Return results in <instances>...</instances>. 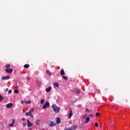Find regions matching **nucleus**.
<instances>
[{"label":"nucleus","mask_w":130,"mask_h":130,"mask_svg":"<svg viewBox=\"0 0 130 130\" xmlns=\"http://www.w3.org/2000/svg\"><path fill=\"white\" fill-rule=\"evenodd\" d=\"M27 126L28 127H30V126H31L33 125V124H32V123H31V122L29 121V120H27Z\"/></svg>","instance_id":"nucleus-9"},{"label":"nucleus","mask_w":130,"mask_h":130,"mask_svg":"<svg viewBox=\"0 0 130 130\" xmlns=\"http://www.w3.org/2000/svg\"><path fill=\"white\" fill-rule=\"evenodd\" d=\"M5 99V97L2 96L1 94H0V102H2L3 100H4Z\"/></svg>","instance_id":"nucleus-17"},{"label":"nucleus","mask_w":130,"mask_h":130,"mask_svg":"<svg viewBox=\"0 0 130 130\" xmlns=\"http://www.w3.org/2000/svg\"><path fill=\"white\" fill-rule=\"evenodd\" d=\"M51 89H52L51 87H48L47 88H46V92H49L51 91Z\"/></svg>","instance_id":"nucleus-11"},{"label":"nucleus","mask_w":130,"mask_h":130,"mask_svg":"<svg viewBox=\"0 0 130 130\" xmlns=\"http://www.w3.org/2000/svg\"><path fill=\"white\" fill-rule=\"evenodd\" d=\"M40 122V120L39 119H37L36 120L35 123L38 125H40V124L39 123Z\"/></svg>","instance_id":"nucleus-18"},{"label":"nucleus","mask_w":130,"mask_h":130,"mask_svg":"<svg viewBox=\"0 0 130 130\" xmlns=\"http://www.w3.org/2000/svg\"><path fill=\"white\" fill-rule=\"evenodd\" d=\"M60 74L61 76H63L65 74V72L63 69H62L60 72Z\"/></svg>","instance_id":"nucleus-13"},{"label":"nucleus","mask_w":130,"mask_h":130,"mask_svg":"<svg viewBox=\"0 0 130 130\" xmlns=\"http://www.w3.org/2000/svg\"><path fill=\"white\" fill-rule=\"evenodd\" d=\"M22 125H23V127H25V126L26 125V123H23L22 124Z\"/></svg>","instance_id":"nucleus-31"},{"label":"nucleus","mask_w":130,"mask_h":130,"mask_svg":"<svg viewBox=\"0 0 130 130\" xmlns=\"http://www.w3.org/2000/svg\"><path fill=\"white\" fill-rule=\"evenodd\" d=\"M14 122H12L10 124H9V126H14Z\"/></svg>","instance_id":"nucleus-24"},{"label":"nucleus","mask_w":130,"mask_h":130,"mask_svg":"<svg viewBox=\"0 0 130 130\" xmlns=\"http://www.w3.org/2000/svg\"><path fill=\"white\" fill-rule=\"evenodd\" d=\"M46 73L47 74H48V75H50V76L52 75V73H51V72L49 70L46 71Z\"/></svg>","instance_id":"nucleus-15"},{"label":"nucleus","mask_w":130,"mask_h":130,"mask_svg":"<svg viewBox=\"0 0 130 130\" xmlns=\"http://www.w3.org/2000/svg\"><path fill=\"white\" fill-rule=\"evenodd\" d=\"M22 121H24V120H25V118H22Z\"/></svg>","instance_id":"nucleus-39"},{"label":"nucleus","mask_w":130,"mask_h":130,"mask_svg":"<svg viewBox=\"0 0 130 130\" xmlns=\"http://www.w3.org/2000/svg\"><path fill=\"white\" fill-rule=\"evenodd\" d=\"M24 68L25 69H28L29 68V65L27 64H24Z\"/></svg>","instance_id":"nucleus-19"},{"label":"nucleus","mask_w":130,"mask_h":130,"mask_svg":"<svg viewBox=\"0 0 130 130\" xmlns=\"http://www.w3.org/2000/svg\"><path fill=\"white\" fill-rule=\"evenodd\" d=\"M4 67L6 68H10V65L9 64H7Z\"/></svg>","instance_id":"nucleus-21"},{"label":"nucleus","mask_w":130,"mask_h":130,"mask_svg":"<svg viewBox=\"0 0 130 130\" xmlns=\"http://www.w3.org/2000/svg\"><path fill=\"white\" fill-rule=\"evenodd\" d=\"M5 71L7 73H11L13 72V70L12 69H6Z\"/></svg>","instance_id":"nucleus-4"},{"label":"nucleus","mask_w":130,"mask_h":130,"mask_svg":"<svg viewBox=\"0 0 130 130\" xmlns=\"http://www.w3.org/2000/svg\"><path fill=\"white\" fill-rule=\"evenodd\" d=\"M61 122V119L59 117L56 118V124H59Z\"/></svg>","instance_id":"nucleus-10"},{"label":"nucleus","mask_w":130,"mask_h":130,"mask_svg":"<svg viewBox=\"0 0 130 130\" xmlns=\"http://www.w3.org/2000/svg\"><path fill=\"white\" fill-rule=\"evenodd\" d=\"M62 78H63V79H64V80H67L69 79V78H68V77H67V76H62Z\"/></svg>","instance_id":"nucleus-22"},{"label":"nucleus","mask_w":130,"mask_h":130,"mask_svg":"<svg viewBox=\"0 0 130 130\" xmlns=\"http://www.w3.org/2000/svg\"><path fill=\"white\" fill-rule=\"evenodd\" d=\"M52 108H53V111L56 113H58L60 111V108L58 107L56 105H52Z\"/></svg>","instance_id":"nucleus-1"},{"label":"nucleus","mask_w":130,"mask_h":130,"mask_svg":"<svg viewBox=\"0 0 130 130\" xmlns=\"http://www.w3.org/2000/svg\"><path fill=\"white\" fill-rule=\"evenodd\" d=\"M41 130H45V129H41Z\"/></svg>","instance_id":"nucleus-40"},{"label":"nucleus","mask_w":130,"mask_h":130,"mask_svg":"<svg viewBox=\"0 0 130 130\" xmlns=\"http://www.w3.org/2000/svg\"><path fill=\"white\" fill-rule=\"evenodd\" d=\"M95 126L96 127H99V124H98V122H96V123H95Z\"/></svg>","instance_id":"nucleus-28"},{"label":"nucleus","mask_w":130,"mask_h":130,"mask_svg":"<svg viewBox=\"0 0 130 130\" xmlns=\"http://www.w3.org/2000/svg\"><path fill=\"white\" fill-rule=\"evenodd\" d=\"M77 128V125H74L73 126H71V128H68L69 130H76Z\"/></svg>","instance_id":"nucleus-8"},{"label":"nucleus","mask_w":130,"mask_h":130,"mask_svg":"<svg viewBox=\"0 0 130 130\" xmlns=\"http://www.w3.org/2000/svg\"><path fill=\"white\" fill-rule=\"evenodd\" d=\"M44 101H45V100H44V99H42V100H41V101H40V104H41V105H43V103H44Z\"/></svg>","instance_id":"nucleus-23"},{"label":"nucleus","mask_w":130,"mask_h":130,"mask_svg":"<svg viewBox=\"0 0 130 130\" xmlns=\"http://www.w3.org/2000/svg\"><path fill=\"white\" fill-rule=\"evenodd\" d=\"M64 130H69V129L67 127H66L64 129Z\"/></svg>","instance_id":"nucleus-36"},{"label":"nucleus","mask_w":130,"mask_h":130,"mask_svg":"<svg viewBox=\"0 0 130 130\" xmlns=\"http://www.w3.org/2000/svg\"><path fill=\"white\" fill-rule=\"evenodd\" d=\"M10 79V77L9 76H3L2 77V80H9Z\"/></svg>","instance_id":"nucleus-7"},{"label":"nucleus","mask_w":130,"mask_h":130,"mask_svg":"<svg viewBox=\"0 0 130 130\" xmlns=\"http://www.w3.org/2000/svg\"><path fill=\"white\" fill-rule=\"evenodd\" d=\"M95 115H96V117L99 116V113H96Z\"/></svg>","instance_id":"nucleus-32"},{"label":"nucleus","mask_w":130,"mask_h":130,"mask_svg":"<svg viewBox=\"0 0 130 130\" xmlns=\"http://www.w3.org/2000/svg\"><path fill=\"white\" fill-rule=\"evenodd\" d=\"M13 107V104L12 103H9L6 105L7 108H10Z\"/></svg>","instance_id":"nucleus-12"},{"label":"nucleus","mask_w":130,"mask_h":130,"mask_svg":"<svg viewBox=\"0 0 130 130\" xmlns=\"http://www.w3.org/2000/svg\"><path fill=\"white\" fill-rule=\"evenodd\" d=\"M12 90H9V91H8V93H12Z\"/></svg>","instance_id":"nucleus-33"},{"label":"nucleus","mask_w":130,"mask_h":130,"mask_svg":"<svg viewBox=\"0 0 130 130\" xmlns=\"http://www.w3.org/2000/svg\"><path fill=\"white\" fill-rule=\"evenodd\" d=\"M25 116H30L31 118H34L33 114H32V113L31 112H29V111L26 112L25 114Z\"/></svg>","instance_id":"nucleus-2"},{"label":"nucleus","mask_w":130,"mask_h":130,"mask_svg":"<svg viewBox=\"0 0 130 130\" xmlns=\"http://www.w3.org/2000/svg\"><path fill=\"white\" fill-rule=\"evenodd\" d=\"M89 117H91V118H92L93 117V115H90Z\"/></svg>","instance_id":"nucleus-37"},{"label":"nucleus","mask_w":130,"mask_h":130,"mask_svg":"<svg viewBox=\"0 0 130 130\" xmlns=\"http://www.w3.org/2000/svg\"><path fill=\"white\" fill-rule=\"evenodd\" d=\"M90 118L89 117H87L85 119V123H88L90 121Z\"/></svg>","instance_id":"nucleus-14"},{"label":"nucleus","mask_w":130,"mask_h":130,"mask_svg":"<svg viewBox=\"0 0 130 130\" xmlns=\"http://www.w3.org/2000/svg\"><path fill=\"white\" fill-rule=\"evenodd\" d=\"M56 123L54 122L53 121H51L49 122V126L50 127H53V126H55L56 125Z\"/></svg>","instance_id":"nucleus-6"},{"label":"nucleus","mask_w":130,"mask_h":130,"mask_svg":"<svg viewBox=\"0 0 130 130\" xmlns=\"http://www.w3.org/2000/svg\"><path fill=\"white\" fill-rule=\"evenodd\" d=\"M85 111H86V112L87 113L90 112V110H88V109H87V108H86V109H85Z\"/></svg>","instance_id":"nucleus-26"},{"label":"nucleus","mask_w":130,"mask_h":130,"mask_svg":"<svg viewBox=\"0 0 130 130\" xmlns=\"http://www.w3.org/2000/svg\"><path fill=\"white\" fill-rule=\"evenodd\" d=\"M15 120H12V122H13L14 124V123H15Z\"/></svg>","instance_id":"nucleus-38"},{"label":"nucleus","mask_w":130,"mask_h":130,"mask_svg":"<svg viewBox=\"0 0 130 130\" xmlns=\"http://www.w3.org/2000/svg\"><path fill=\"white\" fill-rule=\"evenodd\" d=\"M34 109H31V110H30V111H29V112H30L31 113H32V112H34Z\"/></svg>","instance_id":"nucleus-30"},{"label":"nucleus","mask_w":130,"mask_h":130,"mask_svg":"<svg viewBox=\"0 0 130 130\" xmlns=\"http://www.w3.org/2000/svg\"><path fill=\"white\" fill-rule=\"evenodd\" d=\"M50 107V104L48 102H46L43 106L42 108L43 109H46L47 108Z\"/></svg>","instance_id":"nucleus-3"},{"label":"nucleus","mask_w":130,"mask_h":130,"mask_svg":"<svg viewBox=\"0 0 130 130\" xmlns=\"http://www.w3.org/2000/svg\"><path fill=\"white\" fill-rule=\"evenodd\" d=\"M30 103H31V101H29L28 102H25V103L27 104H30Z\"/></svg>","instance_id":"nucleus-27"},{"label":"nucleus","mask_w":130,"mask_h":130,"mask_svg":"<svg viewBox=\"0 0 130 130\" xmlns=\"http://www.w3.org/2000/svg\"><path fill=\"white\" fill-rule=\"evenodd\" d=\"M20 103H21V104H23L24 103V101H21Z\"/></svg>","instance_id":"nucleus-35"},{"label":"nucleus","mask_w":130,"mask_h":130,"mask_svg":"<svg viewBox=\"0 0 130 130\" xmlns=\"http://www.w3.org/2000/svg\"><path fill=\"white\" fill-rule=\"evenodd\" d=\"M76 93L77 94H80L81 93V91L79 89H75Z\"/></svg>","instance_id":"nucleus-16"},{"label":"nucleus","mask_w":130,"mask_h":130,"mask_svg":"<svg viewBox=\"0 0 130 130\" xmlns=\"http://www.w3.org/2000/svg\"><path fill=\"white\" fill-rule=\"evenodd\" d=\"M26 80L27 81H29L30 80V78L29 77H26Z\"/></svg>","instance_id":"nucleus-29"},{"label":"nucleus","mask_w":130,"mask_h":130,"mask_svg":"<svg viewBox=\"0 0 130 130\" xmlns=\"http://www.w3.org/2000/svg\"><path fill=\"white\" fill-rule=\"evenodd\" d=\"M53 85L55 87H59V84L58 83H54Z\"/></svg>","instance_id":"nucleus-20"},{"label":"nucleus","mask_w":130,"mask_h":130,"mask_svg":"<svg viewBox=\"0 0 130 130\" xmlns=\"http://www.w3.org/2000/svg\"><path fill=\"white\" fill-rule=\"evenodd\" d=\"M73 115V113L72 110V109H70V111H69V113L68 114L69 118H71Z\"/></svg>","instance_id":"nucleus-5"},{"label":"nucleus","mask_w":130,"mask_h":130,"mask_svg":"<svg viewBox=\"0 0 130 130\" xmlns=\"http://www.w3.org/2000/svg\"><path fill=\"white\" fill-rule=\"evenodd\" d=\"M8 90H9V89H8V88H6V89H5V91H6V92H8Z\"/></svg>","instance_id":"nucleus-34"},{"label":"nucleus","mask_w":130,"mask_h":130,"mask_svg":"<svg viewBox=\"0 0 130 130\" xmlns=\"http://www.w3.org/2000/svg\"><path fill=\"white\" fill-rule=\"evenodd\" d=\"M14 92L15 93H18L19 92V91L17 89H16L14 91Z\"/></svg>","instance_id":"nucleus-25"}]
</instances>
